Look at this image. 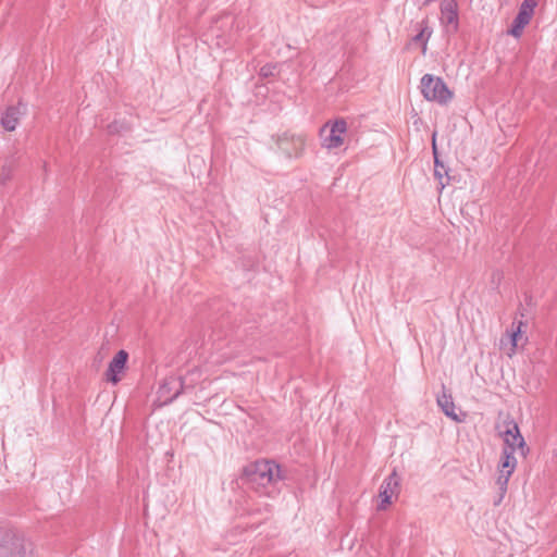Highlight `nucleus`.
Returning <instances> with one entry per match:
<instances>
[{
  "mask_svg": "<svg viewBox=\"0 0 557 557\" xmlns=\"http://www.w3.org/2000/svg\"><path fill=\"white\" fill-rule=\"evenodd\" d=\"M12 177V166L3 165L0 174V183L2 185L7 184Z\"/></svg>",
  "mask_w": 557,
  "mask_h": 557,
  "instance_id": "a211bd4d",
  "label": "nucleus"
},
{
  "mask_svg": "<svg viewBox=\"0 0 557 557\" xmlns=\"http://www.w3.org/2000/svg\"><path fill=\"white\" fill-rule=\"evenodd\" d=\"M127 360L128 354L125 350L122 349L117 351L106 371V380L113 384L119 383L121 381V374L126 368Z\"/></svg>",
  "mask_w": 557,
  "mask_h": 557,
  "instance_id": "6e6552de",
  "label": "nucleus"
},
{
  "mask_svg": "<svg viewBox=\"0 0 557 557\" xmlns=\"http://www.w3.org/2000/svg\"><path fill=\"white\" fill-rule=\"evenodd\" d=\"M244 476L251 488L264 495H270L268 488L282 479L278 465L271 460H258L247 466Z\"/></svg>",
  "mask_w": 557,
  "mask_h": 557,
  "instance_id": "f257e3e1",
  "label": "nucleus"
},
{
  "mask_svg": "<svg viewBox=\"0 0 557 557\" xmlns=\"http://www.w3.org/2000/svg\"><path fill=\"white\" fill-rule=\"evenodd\" d=\"M441 12L443 22L448 25H454L456 28L458 25L457 3L455 0L444 1L441 4Z\"/></svg>",
  "mask_w": 557,
  "mask_h": 557,
  "instance_id": "f8f14e48",
  "label": "nucleus"
},
{
  "mask_svg": "<svg viewBox=\"0 0 557 557\" xmlns=\"http://www.w3.org/2000/svg\"><path fill=\"white\" fill-rule=\"evenodd\" d=\"M517 465V459L513 456V451H509L508 448L503 449V457L499 465V472L512 474Z\"/></svg>",
  "mask_w": 557,
  "mask_h": 557,
  "instance_id": "4468645a",
  "label": "nucleus"
},
{
  "mask_svg": "<svg viewBox=\"0 0 557 557\" xmlns=\"http://www.w3.org/2000/svg\"><path fill=\"white\" fill-rule=\"evenodd\" d=\"M177 383H178V382H177L176 380H171V381L169 382V384H177ZM166 385H168V383H166V384H164V385L161 387V391H162L163 388H165V386H166Z\"/></svg>",
  "mask_w": 557,
  "mask_h": 557,
  "instance_id": "aec40b11",
  "label": "nucleus"
},
{
  "mask_svg": "<svg viewBox=\"0 0 557 557\" xmlns=\"http://www.w3.org/2000/svg\"><path fill=\"white\" fill-rule=\"evenodd\" d=\"M499 436L504 440L509 451L521 449L523 451L525 442L523 436L520 434L518 424L513 420H505L500 425L497 426Z\"/></svg>",
  "mask_w": 557,
  "mask_h": 557,
  "instance_id": "39448f33",
  "label": "nucleus"
},
{
  "mask_svg": "<svg viewBox=\"0 0 557 557\" xmlns=\"http://www.w3.org/2000/svg\"><path fill=\"white\" fill-rule=\"evenodd\" d=\"M0 557H41L35 543L12 529H0Z\"/></svg>",
  "mask_w": 557,
  "mask_h": 557,
  "instance_id": "f03ea898",
  "label": "nucleus"
},
{
  "mask_svg": "<svg viewBox=\"0 0 557 557\" xmlns=\"http://www.w3.org/2000/svg\"><path fill=\"white\" fill-rule=\"evenodd\" d=\"M511 476L510 473H503L499 472V475L497 478V485L499 486V490L502 491V494H504L507 490V484L509 481V478Z\"/></svg>",
  "mask_w": 557,
  "mask_h": 557,
  "instance_id": "f3484780",
  "label": "nucleus"
},
{
  "mask_svg": "<svg viewBox=\"0 0 557 557\" xmlns=\"http://www.w3.org/2000/svg\"><path fill=\"white\" fill-rule=\"evenodd\" d=\"M433 152H434V163H435L434 175H435V177L438 178L442 187H444V183L442 182V180H443L444 175L447 174V172H446L444 165L442 163H440V160L437 158V151H436V145H435V134L433 135Z\"/></svg>",
  "mask_w": 557,
  "mask_h": 557,
  "instance_id": "2eb2a0df",
  "label": "nucleus"
},
{
  "mask_svg": "<svg viewBox=\"0 0 557 557\" xmlns=\"http://www.w3.org/2000/svg\"><path fill=\"white\" fill-rule=\"evenodd\" d=\"M275 71H276L275 64H265L260 69V76H262V77L273 76Z\"/></svg>",
  "mask_w": 557,
  "mask_h": 557,
  "instance_id": "6ab92c4d",
  "label": "nucleus"
},
{
  "mask_svg": "<svg viewBox=\"0 0 557 557\" xmlns=\"http://www.w3.org/2000/svg\"><path fill=\"white\" fill-rule=\"evenodd\" d=\"M420 87L423 97L429 101L446 104L453 98V92L448 89L444 81L431 74L422 76Z\"/></svg>",
  "mask_w": 557,
  "mask_h": 557,
  "instance_id": "7ed1b4c3",
  "label": "nucleus"
},
{
  "mask_svg": "<svg viewBox=\"0 0 557 557\" xmlns=\"http://www.w3.org/2000/svg\"><path fill=\"white\" fill-rule=\"evenodd\" d=\"M399 486V479L395 471L391 473L382 483L380 488L381 504L380 510H384L387 505L392 503V496L397 492Z\"/></svg>",
  "mask_w": 557,
  "mask_h": 557,
  "instance_id": "1a4fd4ad",
  "label": "nucleus"
},
{
  "mask_svg": "<svg viewBox=\"0 0 557 557\" xmlns=\"http://www.w3.org/2000/svg\"><path fill=\"white\" fill-rule=\"evenodd\" d=\"M430 36H431V30L429 29L428 25H425L424 27L421 28L420 33L413 37L414 41L422 42L423 52H425V50H426V41Z\"/></svg>",
  "mask_w": 557,
  "mask_h": 557,
  "instance_id": "dca6fc26",
  "label": "nucleus"
},
{
  "mask_svg": "<svg viewBox=\"0 0 557 557\" xmlns=\"http://www.w3.org/2000/svg\"><path fill=\"white\" fill-rule=\"evenodd\" d=\"M521 326H522L521 321L517 325L513 323L512 330L510 332H508L507 335L502 337V339H500L502 347H505L506 345H510V348L507 351V355L509 357H511L516 352V349L519 346V342L522 339Z\"/></svg>",
  "mask_w": 557,
  "mask_h": 557,
  "instance_id": "9b49d317",
  "label": "nucleus"
},
{
  "mask_svg": "<svg viewBox=\"0 0 557 557\" xmlns=\"http://www.w3.org/2000/svg\"><path fill=\"white\" fill-rule=\"evenodd\" d=\"M277 145L287 157H299L305 147V136L285 133L278 138Z\"/></svg>",
  "mask_w": 557,
  "mask_h": 557,
  "instance_id": "0eeeda50",
  "label": "nucleus"
},
{
  "mask_svg": "<svg viewBox=\"0 0 557 557\" xmlns=\"http://www.w3.org/2000/svg\"><path fill=\"white\" fill-rule=\"evenodd\" d=\"M536 5V0H524L519 9L517 16L512 22L508 34L518 38L521 36L523 28L530 23Z\"/></svg>",
  "mask_w": 557,
  "mask_h": 557,
  "instance_id": "423d86ee",
  "label": "nucleus"
},
{
  "mask_svg": "<svg viewBox=\"0 0 557 557\" xmlns=\"http://www.w3.org/2000/svg\"><path fill=\"white\" fill-rule=\"evenodd\" d=\"M26 111V108L24 104L18 103L15 107H9L4 114L1 117V125L4 129L11 132L14 131L21 115H23Z\"/></svg>",
  "mask_w": 557,
  "mask_h": 557,
  "instance_id": "9d476101",
  "label": "nucleus"
},
{
  "mask_svg": "<svg viewBox=\"0 0 557 557\" xmlns=\"http://www.w3.org/2000/svg\"><path fill=\"white\" fill-rule=\"evenodd\" d=\"M347 132V122L338 119L334 123H326L320 132L322 146L327 149H336L344 144V135Z\"/></svg>",
  "mask_w": 557,
  "mask_h": 557,
  "instance_id": "20e7f679",
  "label": "nucleus"
},
{
  "mask_svg": "<svg viewBox=\"0 0 557 557\" xmlns=\"http://www.w3.org/2000/svg\"><path fill=\"white\" fill-rule=\"evenodd\" d=\"M437 405L443 410V412L456 422H461L462 419L455 411V404L453 401V397L446 393H443L437 397Z\"/></svg>",
  "mask_w": 557,
  "mask_h": 557,
  "instance_id": "ddd939ff",
  "label": "nucleus"
}]
</instances>
